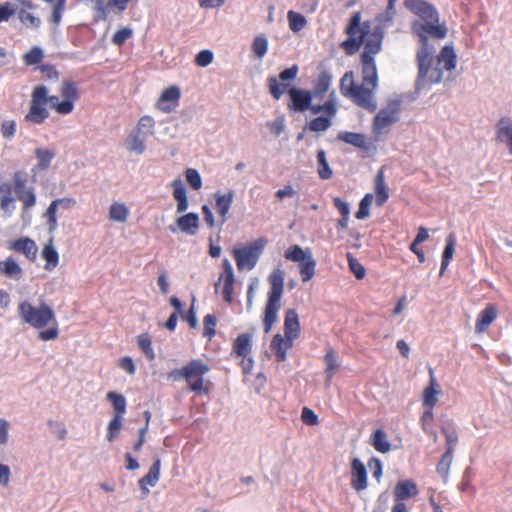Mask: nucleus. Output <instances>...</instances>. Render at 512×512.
<instances>
[{"instance_id": "1", "label": "nucleus", "mask_w": 512, "mask_h": 512, "mask_svg": "<svg viewBox=\"0 0 512 512\" xmlns=\"http://www.w3.org/2000/svg\"><path fill=\"white\" fill-rule=\"evenodd\" d=\"M405 7L417 18L411 22V33L418 38L420 48L416 53L418 74L415 81L417 91L427 85H437L443 80V69L452 71L457 64V55L453 45H445L434 60L435 47L429 37L444 39L448 28L440 23V15L436 7L426 0H405Z\"/></svg>"}, {"instance_id": "2", "label": "nucleus", "mask_w": 512, "mask_h": 512, "mask_svg": "<svg viewBox=\"0 0 512 512\" xmlns=\"http://www.w3.org/2000/svg\"><path fill=\"white\" fill-rule=\"evenodd\" d=\"M347 39L340 47L349 56L359 51L362 45L364 50L361 54V64L363 65L364 83L374 86L377 80V67L375 55L382 49V42L385 34L384 24H378L371 29L369 21L362 22L360 11L354 12L345 28Z\"/></svg>"}, {"instance_id": "3", "label": "nucleus", "mask_w": 512, "mask_h": 512, "mask_svg": "<svg viewBox=\"0 0 512 512\" xmlns=\"http://www.w3.org/2000/svg\"><path fill=\"white\" fill-rule=\"evenodd\" d=\"M18 314L21 320L32 328L43 329L49 326L47 329L39 331L38 338L40 340L51 341L58 337L59 328L55 312L48 304L43 302L35 307L25 300L19 303Z\"/></svg>"}, {"instance_id": "4", "label": "nucleus", "mask_w": 512, "mask_h": 512, "mask_svg": "<svg viewBox=\"0 0 512 512\" xmlns=\"http://www.w3.org/2000/svg\"><path fill=\"white\" fill-rule=\"evenodd\" d=\"M363 67V65L361 64ZM363 72V70L361 71ZM378 87V79L376 84L366 85L364 83V73H362V83L357 85L354 82V76L352 71L346 72L340 81V90L343 96L351 98L358 106L374 112L377 109V103L374 99V91Z\"/></svg>"}, {"instance_id": "5", "label": "nucleus", "mask_w": 512, "mask_h": 512, "mask_svg": "<svg viewBox=\"0 0 512 512\" xmlns=\"http://www.w3.org/2000/svg\"><path fill=\"white\" fill-rule=\"evenodd\" d=\"M284 280L285 272L281 268L274 269L268 277L270 289L263 319L265 333L270 332L273 324L277 321L280 301L284 292Z\"/></svg>"}, {"instance_id": "6", "label": "nucleus", "mask_w": 512, "mask_h": 512, "mask_svg": "<svg viewBox=\"0 0 512 512\" xmlns=\"http://www.w3.org/2000/svg\"><path fill=\"white\" fill-rule=\"evenodd\" d=\"M402 100L400 98L389 99L387 106L382 108L374 117L372 131L379 137L385 129L399 120Z\"/></svg>"}, {"instance_id": "7", "label": "nucleus", "mask_w": 512, "mask_h": 512, "mask_svg": "<svg viewBox=\"0 0 512 512\" xmlns=\"http://www.w3.org/2000/svg\"><path fill=\"white\" fill-rule=\"evenodd\" d=\"M49 90L45 85H37L32 92L31 106L26 121L33 124H42L48 117L49 112L46 109L47 94Z\"/></svg>"}, {"instance_id": "8", "label": "nucleus", "mask_w": 512, "mask_h": 512, "mask_svg": "<svg viewBox=\"0 0 512 512\" xmlns=\"http://www.w3.org/2000/svg\"><path fill=\"white\" fill-rule=\"evenodd\" d=\"M28 174L25 171H15L13 173V190L16 198L22 202L23 211H29L36 205L37 198L34 186H27Z\"/></svg>"}, {"instance_id": "9", "label": "nucleus", "mask_w": 512, "mask_h": 512, "mask_svg": "<svg viewBox=\"0 0 512 512\" xmlns=\"http://www.w3.org/2000/svg\"><path fill=\"white\" fill-rule=\"evenodd\" d=\"M210 370L209 366L201 360H192L183 366L184 378L189 384L191 391L199 394H208L209 388L204 386L203 375Z\"/></svg>"}, {"instance_id": "10", "label": "nucleus", "mask_w": 512, "mask_h": 512, "mask_svg": "<svg viewBox=\"0 0 512 512\" xmlns=\"http://www.w3.org/2000/svg\"><path fill=\"white\" fill-rule=\"evenodd\" d=\"M265 241L259 239L258 241L250 244L246 247L235 249L233 251L234 258L236 260L237 268L239 270H251L253 269L264 248Z\"/></svg>"}, {"instance_id": "11", "label": "nucleus", "mask_w": 512, "mask_h": 512, "mask_svg": "<svg viewBox=\"0 0 512 512\" xmlns=\"http://www.w3.org/2000/svg\"><path fill=\"white\" fill-rule=\"evenodd\" d=\"M299 72L298 65L294 64L280 72L278 78L270 76L267 79L269 92L275 100H279L289 86V82L296 79Z\"/></svg>"}, {"instance_id": "12", "label": "nucleus", "mask_w": 512, "mask_h": 512, "mask_svg": "<svg viewBox=\"0 0 512 512\" xmlns=\"http://www.w3.org/2000/svg\"><path fill=\"white\" fill-rule=\"evenodd\" d=\"M290 102L288 108L292 112H305L310 107L313 95L310 91L298 87H290L287 90Z\"/></svg>"}, {"instance_id": "13", "label": "nucleus", "mask_w": 512, "mask_h": 512, "mask_svg": "<svg viewBox=\"0 0 512 512\" xmlns=\"http://www.w3.org/2000/svg\"><path fill=\"white\" fill-rule=\"evenodd\" d=\"M199 220V215L197 213L189 212L177 219L176 226L169 225L168 229L172 233H176L179 230L187 235L193 236L198 232Z\"/></svg>"}, {"instance_id": "14", "label": "nucleus", "mask_w": 512, "mask_h": 512, "mask_svg": "<svg viewBox=\"0 0 512 512\" xmlns=\"http://www.w3.org/2000/svg\"><path fill=\"white\" fill-rule=\"evenodd\" d=\"M337 139L366 153L376 150L375 145L371 141H368L367 136L363 133L340 131L337 135Z\"/></svg>"}, {"instance_id": "15", "label": "nucleus", "mask_w": 512, "mask_h": 512, "mask_svg": "<svg viewBox=\"0 0 512 512\" xmlns=\"http://www.w3.org/2000/svg\"><path fill=\"white\" fill-rule=\"evenodd\" d=\"M222 265H223L224 275H221L218 282L215 283V290L216 291L218 290L220 281L222 280V278H224L222 295H223V299L226 302L230 303L232 301V294H233V290H234V282H235L234 271H233V267L228 259H224Z\"/></svg>"}, {"instance_id": "16", "label": "nucleus", "mask_w": 512, "mask_h": 512, "mask_svg": "<svg viewBox=\"0 0 512 512\" xmlns=\"http://www.w3.org/2000/svg\"><path fill=\"white\" fill-rule=\"evenodd\" d=\"M13 191L11 183H0V209L4 217H11L16 210V199L13 197Z\"/></svg>"}, {"instance_id": "17", "label": "nucleus", "mask_w": 512, "mask_h": 512, "mask_svg": "<svg viewBox=\"0 0 512 512\" xmlns=\"http://www.w3.org/2000/svg\"><path fill=\"white\" fill-rule=\"evenodd\" d=\"M180 96L181 92L179 87L171 86L162 92L157 102V107L163 112H171L178 105Z\"/></svg>"}, {"instance_id": "18", "label": "nucleus", "mask_w": 512, "mask_h": 512, "mask_svg": "<svg viewBox=\"0 0 512 512\" xmlns=\"http://www.w3.org/2000/svg\"><path fill=\"white\" fill-rule=\"evenodd\" d=\"M60 92L63 97L60 109L64 112H72L74 109V102L79 98L76 84L71 81H64Z\"/></svg>"}, {"instance_id": "19", "label": "nucleus", "mask_w": 512, "mask_h": 512, "mask_svg": "<svg viewBox=\"0 0 512 512\" xmlns=\"http://www.w3.org/2000/svg\"><path fill=\"white\" fill-rule=\"evenodd\" d=\"M351 485L356 491H362L367 487V470L362 461L354 458L351 463Z\"/></svg>"}, {"instance_id": "20", "label": "nucleus", "mask_w": 512, "mask_h": 512, "mask_svg": "<svg viewBox=\"0 0 512 512\" xmlns=\"http://www.w3.org/2000/svg\"><path fill=\"white\" fill-rule=\"evenodd\" d=\"M418 493L419 490L416 483L410 479L400 480L394 488V497L397 501L396 503L415 497Z\"/></svg>"}, {"instance_id": "21", "label": "nucleus", "mask_w": 512, "mask_h": 512, "mask_svg": "<svg viewBox=\"0 0 512 512\" xmlns=\"http://www.w3.org/2000/svg\"><path fill=\"white\" fill-rule=\"evenodd\" d=\"M284 333L286 339L292 342L300 334L299 316L295 309H289L285 313Z\"/></svg>"}, {"instance_id": "22", "label": "nucleus", "mask_w": 512, "mask_h": 512, "mask_svg": "<svg viewBox=\"0 0 512 512\" xmlns=\"http://www.w3.org/2000/svg\"><path fill=\"white\" fill-rule=\"evenodd\" d=\"M375 203L383 206L389 199V188L385 182L384 167H381L375 176Z\"/></svg>"}, {"instance_id": "23", "label": "nucleus", "mask_w": 512, "mask_h": 512, "mask_svg": "<svg viewBox=\"0 0 512 512\" xmlns=\"http://www.w3.org/2000/svg\"><path fill=\"white\" fill-rule=\"evenodd\" d=\"M160 468L161 460L156 459L151 465L148 473L139 480V486L144 495L149 493V489L146 487L147 485L154 487L157 484L160 477Z\"/></svg>"}, {"instance_id": "24", "label": "nucleus", "mask_w": 512, "mask_h": 512, "mask_svg": "<svg viewBox=\"0 0 512 512\" xmlns=\"http://www.w3.org/2000/svg\"><path fill=\"white\" fill-rule=\"evenodd\" d=\"M12 249L23 253L27 259L34 261L37 256L38 247L34 240L30 238H19L12 243Z\"/></svg>"}, {"instance_id": "25", "label": "nucleus", "mask_w": 512, "mask_h": 512, "mask_svg": "<svg viewBox=\"0 0 512 512\" xmlns=\"http://www.w3.org/2000/svg\"><path fill=\"white\" fill-rule=\"evenodd\" d=\"M171 186L173 188V197L177 201V212L184 213L189 206L185 185L178 178L171 182Z\"/></svg>"}, {"instance_id": "26", "label": "nucleus", "mask_w": 512, "mask_h": 512, "mask_svg": "<svg viewBox=\"0 0 512 512\" xmlns=\"http://www.w3.org/2000/svg\"><path fill=\"white\" fill-rule=\"evenodd\" d=\"M497 140L505 143L512 155V121L508 117H502L497 124Z\"/></svg>"}, {"instance_id": "27", "label": "nucleus", "mask_w": 512, "mask_h": 512, "mask_svg": "<svg viewBox=\"0 0 512 512\" xmlns=\"http://www.w3.org/2000/svg\"><path fill=\"white\" fill-rule=\"evenodd\" d=\"M232 351L236 356L246 358L252 351V335L240 334L233 342Z\"/></svg>"}, {"instance_id": "28", "label": "nucleus", "mask_w": 512, "mask_h": 512, "mask_svg": "<svg viewBox=\"0 0 512 512\" xmlns=\"http://www.w3.org/2000/svg\"><path fill=\"white\" fill-rule=\"evenodd\" d=\"M292 346V342L285 340L281 334L273 336L271 341V350L275 353L278 362H284L287 356V350Z\"/></svg>"}, {"instance_id": "29", "label": "nucleus", "mask_w": 512, "mask_h": 512, "mask_svg": "<svg viewBox=\"0 0 512 512\" xmlns=\"http://www.w3.org/2000/svg\"><path fill=\"white\" fill-rule=\"evenodd\" d=\"M216 210L222 217V223L226 221L227 214L231 208L234 199V191L229 190L226 194H215Z\"/></svg>"}, {"instance_id": "30", "label": "nucleus", "mask_w": 512, "mask_h": 512, "mask_svg": "<svg viewBox=\"0 0 512 512\" xmlns=\"http://www.w3.org/2000/svg\"><path fill=\"white\" fill-rule=\"evenodd\" d=\"M147 137L140 132L132 131L126 140V147L130 152L142 155L146 150Z\"/></svg>"}, {"instance_id": "31", "label": "nucleus", "mask_w": 512, "mask_h": 512, "mask_svg": "<svg viewBox=\"0 0 512 512\" xmlns=\"http://www.w3.org/2000/svg\"><path fill=\"white\" fill-rule=\"evenodd\" d=\"M35 156L38 160V164L32 168L34 176L37 174L38 170H45L50 166L56 156V152L47 148H37L35 150Z\"/></svg>"}, {"instance_id": "32", "label": "nucleus", "mask_w": 512, "mask_h": 512, "mask_svg": "<svg viewBox=\"0 0 512 512\" xmlns=\"http://www.w3.org/2000/svg\"><path fill=\"white\" fill-rule=\"evenodd\" d=\"M497 310L494 306L489 305L484 310L480 312L478 318L476 320V331L483 332L485 331L490 324L496 319Z\"/></svg>"}, {"instance_id": "33", "label": "nucleus", "mask_w": 512, "mask_h": 512, "mask_svg": "<svg viewBox=\"0 0 512 512\" xmlns=\"http://www.w3.org/2000/svg\"><path fill=\"white\" fill-rule=\"evenodd\" d=\"M0 273L11 279L19 280L22 277L23 271L13 257H8L4 262L0 263Z\"/></svg>"}, {"instance_id": "34", "label": "nucleus", "mask_w": 512, "mask_h": 512, "mask_svg": "<svg viewBox=\"0 0 512 512\" xmlns=\"http://www.w3.org/2000/svg\"><path fill=\"white\" fill-rule=\"evenodd\" d=\"M332 82V76L329 72L324 71L318 76L317 82L313 89L312 95L315 98L322 99L329 91Z\"/></svg>"}, {"instance_id": "35", "label": "nucleus", "mask_w": 512, "mask_h": 512, "mask_svg": "<svg viewBox=\"0 0 512 512\" xmlns=\"http://www.w3.org/2000/svg\"><path fill=\"white\" fill-rule=\"evenodd\" d=\"M42 258L46 261L45 269L52 271L57 267L59 263V254L53 246V240L50 239L49 243L46 244L42 250Z\"/></svg>"}, {"instance_id": "36", "label": "nucleus", "mask_w": 512, "mask_h": 512, "mask_svg": "<svg viewBox=\"0 0 512 512\" xmlns=\"http://www.w3.org/2000/svg\"><path fill=\"white\" fill-rule=\"evenodd\" d=\"M456 246V237L453 233L449 234L446 238V245L444 248V251L442 253V260H441V268H440V275H443L445 270L447 269Z\"/></svg>"}, {"instance_id": "37", "label": "nucleus", "mask_w": 512, "mask_h": 512, "mask_svg": "<svg viewBox=\"0 0 512 512\" xmlns=\"http://www.w3.org/2000/svg\"><path fill=\"white\" fill-rule=\"evenodd\" d=\"M371 445L380 453H387L391 450V443L387 439L386 433L382 429L374 431L371 437Z\"/></svg>"}, {"instance_id": "38", "label": "nucleus", "mask_w": 512, "mask_h": 512, "mask_svg": "<svg viewBox=\"0 0 512 512\" xmlns=\"http://www.w3.org/2000/svg\"><path fill=\"white\" fill-rule=\"evenodd\" d=\"M441 431L445 436L446 440V451H450V454H454L455 446L458 442V434L454 426L451 423L442 425Z\"/></svg>"}, {"instance_id": "39", "label": "nucleus", "mask_w": 512, "mask_h": 512, "mask_svg": "<svg viewBox=\"0 0 512 512\" xmlns=\"http://www.w3.org/2000/svg\"><path fill=\"white\" fill-rule=\"evenodd\" d=\"M129 210L124 203H113L109 208V219L115 222H126Z\"/></svg>"}, {"instance_id": "40", "label": "nucleus", "mask_w": 512, "mask_h": 512, "mask_svg": "<svg viewBox=\"0 0 512 512\" xmlns=\"http://www.w3.org/2000/svg\"><path fill=\"white\" fill-rule=\"evenodd\" d=\"M317 162H318V175L322 180H328L332 177L333 171L329 166L327 161L326 152L321 149L317 152Z\"/></svg>"}, {"instance_id": "41", "label": "nucleus", "mask_w": 512, "mask_h": 512, "mask_svg": "<svg viewBox=\"0 0 512 512\" xmlns=\"http://www.w3.org/2000/svg\"><path fill=\"white\" fill-rule=\"evenodd\" d=\"M325 375H326V386L329 387L332 381L333 376L335 375L336 370L339 367V363L337 358L333 352V350H329L325 355Z\"/></svg>"}, {"instance_id": "42", "label": "nucleus", "mask_w": 512, "mask_h": 512, "mask_svg": "<svg viewBox=\"0 0 512 512\" xmlns=\"http://www.w3.org/2000/svg\"><path fill=\"white\" fill-rule=\"evenodd\" d=\"M316 261L312 256V253L309 256H306L305 260L302 263H299L300 275L302 281H309L315 274Z\"/></svg>"}, {"instance_id": "43", "label": "nucleus", "mask_w": 512, "mask_h": 512, "mask_svg": "<svg viewBox=\"0 0 512 512\" xmlns=\"http://www.w3.org/2000/svg\"><path fill=\"white\" fill-rule=\"evenodd\" d=\"M287 19L289 22V28L294 33L300 32L307 25L305 16L293 10L288 11Z\"/></svg>"}, {"instance_id": "44", "label": "nucleus", "mask_w": 512, "mask_h": 512, "mask_svg": "<svg viewBox=\"0 0 512 512\" xmlns=\"http://www.w3.org/2000/svg\"><path fill=\"white\" fill-rule=\"evenodd\" d=\"M62 200H53L46 212L44 213V217L47 218V225H48V230L50 233H53L56 231L57 227H58V222H57V210H58V202H61Z\"/></svg>"}, {"instance_id": "45", "label": "nucleus", "mask_w": 512, "mask_h": 512, "mask_svg": "<svg viewBox=\"0 0 512 512\" xmlns=\"http://www.w3.org/2000/svg\"><path fill=\"white\" fill-rule=\"evenodd\" d=\"M311 254V251L309 249L304 250L299 245H293L289 247L285 252V258L287 260L296 262V263H302L303 260H305L306 256H309Z\"/></svg>"}, {"instance_id": "46", "label": "nucleus", "mask_w": 512, "mask_h": 512, "mask_svg": "<svg viewBox=\"0 0 512 512\" xmlns=\"http://www.w3.org/2000/svg\"><path fill=\"white\" fill-rule=\"evenodd\" d=\"M48 4H53V12L50 17V22L58 26L61 23L63 13L66 8L67 0H44Z\"/></svg>"}, {"instance_id": "47", "label": "nucleus", "mask_w": 512, "mask_h": 512, "mask_svg": "<svg viewBox=\"0 0 512 512\" xmlns=\"http://www.w3.org/2000/svg\"><path fill=\"white\" fill-rule=\"evenodd\" d=\"M137 343L141 351L144 353L147 359L153 361L156 357L152 347L151 337L147 333L140 334L137 338Z\"/></svg>"}, {"instance_id": "48", "label": "nucleus", "mask_w": 512, "mask_h": 512, "mask_svg": "<svg viewBox=\"0 0 512 512\" xmlns=\"http://www.w3.org/2000/svg\"><path fill=\"white\" fill-rule=\"evenodd\" d=\"M107 399L112 403L114 408V415H124L126 413V399L125 397L117 392H109Z\"/></svg>"}, {"instance_id": "49", "label": "nucleus", "mask_w": 512, "mask_h": 512, "mask_svg": "<svg viewBox=\"0 0 512 512\" xmlns=\"http://www.w3.org/2000/svg\"><path fill=\"white\" fill-rule=\"evenodd\" d=\"M453 461V455L450 454V451H445L441 457V460L437 464L436 471L443 478L445 482H447L449 477L450 467Z\"/></svg>"}, {"instance_id": "50", "label": "nucleus", "mask_w": 512, "mask_h": 512, "mask_svg": "<svg viewBox=\"0 0 512 512\" xmlns=\"http://www.w3.org/2000/svg\"><path fill=\"white\" fill-rule=\"evenodd\" d=\"M18 17L26 28L38 29L42 24V21L39 17L30 12H27L25 9L18 11Z\"/></svg>"}, {"instance_id": "51", "label": "nucleus", "mask_w": 512, "mask_h": 512, "mask_svg": "<svg viewBox=\"0 0 512 512\" xmlns=\"http://www.w3.org/2000/svg\"><path fill=\"white\" fill-rule=\"evenodd\" d=\"M155 121L151 116H143L139 119L136 132H140L146 137L154 134Z\"/></svg>"}, {"instance_id": "52", "label": "nucleus", "mask_w": 512, "mask_h": 512, "mask_svg": "<svg viewBox=\"0 0 512 512\" xmlns=\"http://www.w3.org/2000/svg\"><path fill=\"white\" fill-rule=\"evenodd\" d=\"M122 419V415H114L110 420L107 429V440L109 442H113L119 436L122 427Z\"/></svg>"}, {"instance_id": "53", "label": "nucleus", "mask_w": 512, "mask_h": 512, "mask_svg": "<svg viewBox=\"0 0 512 512\" xmlns=\"http://www.w3.org/2000/svg\"><path fill=\"white\" fill-rule=\"evenodd\" d=\"M331 124L332 122L330 117L319 116L312 119L308 123L307 128L312 132H323L326 131L331 126Z\"/></svg>"}, {"instance_id": "54", "label": "nucleus", "mask_w": 512, "mask_h": 512, "mask_svg": "<svg viewBox=\"0 0 512 512\" xmlns=\"http://www.w3.org/2000/svg\"><path fill=\"white\" fill-rule=\"evenodd\" d=\"M44 57L43 50L39 46L32 47L24 54L23 59L26 65H36L42 61Z\"/></svg>"}, {"instance_id": "55", "label": "nucleus", "mask_w": 512, "mask_h": 512, "mask_svg": "<svg viewBox=\"0 0 512 512\" xmlns=\"http://www.w3.org/2000/svg\"><path fill=\"white\" fill-rule=\"evenodd\" d=\"M373 201V195L371 193H367L360 201L359 209L356 212V218L363 220L370 215V206Z\"/></svg>"}, {"instance_id": "56", "label": "nucleus", "mask_w": 512, "mask_h": 512, "mask_svg": "<svg viewBox=\"0 0 512 512\" xmlns=\"http://www.w3.org/2000/svg\"><path fill=\"white\" fill-rule=\"evenodd\" d=\"M346 257L349 268L355 277L359 280L363 279L366 275L365 267L350 252L347 253Z\"/></svg>"}, {"instance_id": "57", "label": "nucleus", "mask_w": 512, "mask_h": 512, "mask_svg": "<svg viewBox=\"0 0 512 512\" xmlns=\"http://www.w3.org/2000/svg\"><path fill=\"white\" fill-rule=\"evenodd\" d=\"M252 50L258 58H263L268 51V40L265 36H257L253 40Z\"/></svg>"}, {"instance_id": "58", "label": "nucleus", "mask_w": 512, "mask_h": 512, "mask_svg": "<svg viewBox=\"0 0 512 512\" xmlns=\"http://www.w3.org/2000/svg\"><path fill=\"white\" fill-rule=\"evenodd\" d=\"M186 180L194 190H200L202 187V178L200 173L193 168H188L185 172Z\"/></svg>"}, {"instance_id": "59", "label": "nucleus", "mask_w": 512, "mask_h": 512, "mask_svg": "<svg viewBox=\"0 0 512 512\" xmlns=\"http://www.w3.org/2000/svg\"><path fill=\"white\" fill-rule=\"evenodd\" d=\"M216 324H217V319H216L215 315L207 314L204 317V333H203V335L205 337H207L208 339L213 338L216 334V330H215Z\"/></svg>"}, {"instance_id": "60", "label": "nucleus", "mask_w": 512, "mask_h": 512, "mask_svg": "<svg viewBox=\"0 0 512 512\" xmlns=\"http://www.w3.org/2000/svg\"><path fill=\"white\" fill-rule=\"evenodd\" d=\"M114 6L113 4L105 3L103 0H96L95 10L96 17L95 21H105L107 19L109 8Z\"/></svg>"}, {"instance_id": "61", "label": "nucleus", "mask_w": 512, "mask_h": 512, "mask_svg": "<svg viewBox=\"0 0 512 512\" xmlns=\"http://www.w3.org/2000/svg\"><path fill=\"white\" fill-rule=\"evenodd\" d=\"M214 59V54L210 50H202L200 51L195 58V62L200 67H207L209 64L212 63Z\"/></svg>"}, {"instance_id": "62", "label": "nucleus", "mask_w": 512, "mask_h": 512, "mask_svg": "<svg viewBox=\"0 0 512 512\" xmlns=\"http://www.w3.org/2000/svg\"><path fill=\"white\" fill-rule=\"evenodd\" d=\"M132 34H133V32L130 28L125 27V28L119 29L113 35L112 42L115 45L120 46V45L124 44L132 36Z\"/></svg>"}, {"instance_id": "63", "label": "nucleus", "mask_w": 512, "mask_h": 512, "mask_svg": "<svg viewBox=\"0 0 512 512\" xmlns=\"http://www.w3.org/2000/svg\"><path fill=\"white\" fill-rule=\"evenodd\" d=\"M368 466L372 470L373 477L379 482L383 474L382 461L379 458L373 457L369 460Z\"/></svg>"}, {"instance_id": "64", "label": "nucleus", "mask_w": 512, "mask_h": 512, "mask_svg": "<svg viewBox=\"0 0 512 512\" xmlns=\"http://www.w3.org/2000/svg\"><path fill=\"white\" fill-rule=\"evenodd\" d=\"M301 419L306 425L309 426L316 425L319 422L318 416L308 407H304L302 409Z\"/></svg>"}]
</instances>
